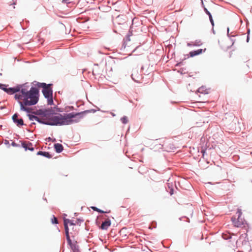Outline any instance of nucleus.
Returning a JSON list of instances; mask_svg holds the SVG:
<instances>
[{
  "mask_svg": "<svg viewBox=\"0 0 252 252\" xmlns=\"http://www.w3.org/2000/svg\"><path fill=\"white\" fill-rule=\"evenodd\" d=\"M92 208L94 211H95L98 212L100 213H109L110 212V210H109L108 211H103L95 207H92Z\"/></svg>",
  "mask_w": 252,
  "mask_h": 252,
  "instance_id": "obj_13",
  "label": "nucleus"
},
{
  "mask_svg": "<svg viewBox=\"0 0 252 252\" xmlns=\"http://www.w3.org/2000/svg\"><path fill=\"white\" fill-rule=\"evenodd\" d=\"M63 2H65V0H63Z\"/></svg>",
  "mask_w": 252,
  "mask_h": 252,
  "instance_id": "obj_27",
  "label": "nucleus"
},
{
  "mask_svg": "<svg viewBox=\"0 0 252 252\" xmlns=\"http://www.w3.org/2000/svg\"><path fill=\"white\" fill-rule=\"evenodd\" d=\"M54 147L56 152L57 153H61L63 150V146L61 144L57 143L55 144Z\"/></svg>",
  "mask_w": 252,
  "mask_h": 252,
  "instance_id": "obj_11",
  "label": "nucleus"
},
{
  "mask_svg": "<svg viewBox=\"0 0 252 252\" xmlns=\"http://www.w3.org/2000/svg\"><path fill=\"white\" fill-rule=\"evenodd\" d=\"M51 84H46L45 83H38L37 86L39 88H42V93L45 98H47V102L49 105L53 104L52 97V90L50 88Z\"/></svg>",
  "mask_w": 252,
  "mask_h": 252,
  "instance_id": "obj_3",
  "label": "nucleus"
},
{
  "mask_svg": "<svg viewBox=\"0 0 252 252\" xmlns=\"http://www.w3.org/2000/svg\"><path fill=\"white\" fill-rule=\"evenodd\" d=\"M71 222V220L67 219H64L63 220V223H64V226L65 228V235L66 237V239H68V240L70 241V237L69 235V228L68 227V224H69L70 225Z\"/></svg>",
  "mask_w": 252,
  "mask_h": 252,
  "instance_id": "obj_5",
  "label": "nucleus"
},
{
  "mask_svg": "<svg viewBox=\"0 0 252 252\" xmlns=\"http://www.w3.org/2000/svg\"><path fill=\"white\" fill-rule=\"evenodd\" d=\"M121 120L122 122V123L124 124H126L128 122V119H127V117H126V116H124L123 118H122Z\"/></svg>",
  "mask_w": 252,
  "mask_h": 252,
  "instance_id": "obj_16",
  "label": "nucleus"
},
{
  "mask_svg": "<svg viewBox=\"0 0 252 252\" xmlns=\"http://www.w3.org/2000/svg\"><path fill=\"white\" fill-rule=\"evenodd\" d=\"M159 148H160V149L162 148L163 145L161 143L159 144Z\"/></svg>",
  "mask_w": 252,
  "mask_h": 252,
  "instance_id": "obj_22",
  "label": "nucleus"
},
{
  "mask_svg": "<svg viewBox=\"0 0 252 252\" xmlns=\"http://www.w3.org/2000/svg\"><path fill=\"white\" fill-rule=\"evenodd\" d=\"M209 19H210V22H211L212 25L213 26L214 25V21L213 20L212 15H210L209 16Z\"/></svg>",
  "mask_w": 252,
  "mask_h": 252,
  "instance_id": "obj_19",
  "label": "nucleus"
},
{
  "mask_svg": "<svg viewBox=\"0 0 252 252\" xmlns=\"http://www.w3.org/2000/svg\"><path fill=\"white\" fill-rule=\"evenodd\" d=\"M38 155H41V156H44L45 157H47L48 158H51V155L49 154V153L48 152H42V151H39L37 154Z\"/></svg>",
  "mask_w": 252,
  "mask_h": 252,
  "instance_id": "obj_12",
  "label": "nucleus"
},
{
  "mask_svg": "<svg viewBox=\"0 0 252 252\" xmlns=\"http://www.w3.org/2000/svg\"><path fill=\"white\" fill-rule=\"evenodd\" d=\"M63 2H65V0H63Z\"/></svg>",
  "mask_w": 252,
  "mask_h": 252,
  "instance_id": "obj_26",
  "label": "nucleus"
},
{
  "mask_svg": "<svg viewBox=\"0 0 252 252\" xmlns=\"http://www.w3.org/2000/svg\"><path fill=\"white\" fill-rule=\"evenodd\" d=\"M202 44V43L201 42V41H198V42L197 43V44H195V43H193V42H191L190 43H188V46H200Z\"/></svg>",
  "mask_w": 252,
  "mask_h": 252,
  "instance_id": "obj_15",
  "label": "nucleus"
},
{
  "mask_svg": "<svg viewBox=\"0 0 252 252\" xmlns=\"http://www.w3.org/2000/svg\"><path fill=\"white\" fill-rule=\"evenodd\" d=\"M89 110L80 113H70L62 115L60 113H55L52 111L46 110L43 112L41 118L37 116L29 115L31 121H37L39 123L51 126L68 125L76 123L80 121L84 117L85 114L88 113Z\"/></svg>",
  "mask_w": 252,
  "mask_h": 252,
  "instance_id": "obj_1",
  "label": "nucleus"
},
{
  "mask_svg": "<svg viewBox=\"0 0 252 252\" xmlns=\"http://www.w3.org/2000/svg\"><path fill=\"white\" fill-rule=\"evenodd\" d=\"M111 221L109 219H107L103 222L100 226V228L103 230H107L111 225Z\"/></svg>",
  "mask_w": 252,
  "mask_h": 252,
  "instance_id": "obj_10",
  "label": "nucleus"
},
{
  "mask_svg": "<svg viewBox=\"0 0 252 252\" xmlns=\"http://www.w3.org/2000/svg\"><path fill=\"white\" fill-rule=\"evenodd\" d=\"M206 50V49L205 48L204 49H198L196 51H191L189 52V56L191 57H193L194 56L200 55L202 54L203 52H205Z\"/></svg>",
  "mask_w": 252,
  "mask_h": 252,
  "instance_id": "obj_9",
  "label": "nucleus"
},
{
  "mask_svg": "<svg viewBox=\"0 0 252 252\" xmlns=\"http://www.w3.org/2000/svg\"><path fill=\"white\" fill-rule=\"evenodd\" d=\"M23 147L25 149V150H30L31 151H33L34 150V148L32 147V144L29 142H24L22 143Z\"/></svg>",
  "mask_w": 252,
  "mask_h": 252,
  "instance_id": "obj_8",
  "label": "nucleus"
},
{
  "mask_svg": "<svg viewBox=\"0 0 252 252\" xmlns=\"http://www.w3.org/2000/svg\"><path fill=\"white\" fill-rule=\"evenodd\" d=\"M51 221H52V223H55V224L58 223V220H57V218H56L54 216H53V218L51 219Z\"/></svg>",
  "mask_w": 252,
  "mask_h": 252,
  "instance_id": "obj_17",
  "label": "nucleus"
},
{
  "mask_svg": "<svg viewBox=\"0 0 252 252\" xmlns=\"http://www.w3.org/2000/svg\"><path fill=\"white\" fill-rule=\"evenodd\" d=\"M198 92L201 93H205V94L208 93L207 90L206 89V88L205 87H203V86L200 87L198 89Z\"/></svg>",
  "mask_w": 252,
  "mask_h": 252,
  "instance_id": "obj_14",
  "label": "nucleus"
},
{
  "mask_svg": "<svg viewBox=\"0 0 252 252\" xmlns=\"http://www.w3.org/2000/svg\"><path fill=\"white\" fill-rule=\"evenodd\" d=\"M249 39V35H248V37H247V41L248 42Z\"/></svg>",
  "mask_w": 252,
  "mask_h": 252,
  "instance_id": "obj_25",
  "label": "nucleus"
},
{
  "mask_svg": "<svg viewBox=\"0 0 252 252\" xmlns=\"http://www.w3.org/2000/svg\"><path fill=\"white\" fill-rule=\"evenodd\" d=\"M170 194L171 195H172V194H173V189H170Z\"/></svg>",
  "mask_w": 252,
  "mask_h": 252,
  "instance_id": "obj_21",
  "label": "nucleus"
},
{
  "mask_svg": "<svg viewBox=\"0 0 252 252\" xmlns=\"http://www.w3.org/2000/svg\"><path fill=\"white\" fill-rule=\"evenodd\" d=\"M77 221V220H76L75 222H74V220H71L70 226H72V229H74V226H75L76 224Z\"/></svg>",
  "mask_w": 252,
  "mask_h": 252,
  "instance_id": "obj_18",
  "label": "nucleus"
},
{
  "mask_svg": "<svg viewBox=\"0 0 252 252\" xmlns=\"http://www.w3.org/2000/svg\"><path fill=\"white\" fill-rule=\"evenodd\" d=\"M205 10L206 11V13L209 15V16H210V15H211V13L207 10V9H205Z\"/></svg>",
  "mask_w": 252,
  "mask_h": 252,
  "instance_id": "obj_20",
  "label": "nucleus"
},
{
  "mask_svg": "<svg viewBox=\"0 0 252 252\" xmlns=\"http://www.w3.org/2000/svg\"><path fill=\"white\" fill-rule=\"evenodd\" d=\"M2 89L10 94L16 93L14 98L19 102L20 110L28 113L31 112V109L28 106L35 105L39 99V90L35 87H32L29 90L24 85L9 88L4 86Z\"/></svg>",
  "mask_w": 252,
  "mask_h": 252,
  "instance_id": "obj_2",
  "label": "nucleus"
},
{
  "mask_svg": "<svg viewBox=\"0 0 252 252\" xmlns=\"http://www.w3.org/2000/svg\"><path fill=\"white\" fill-rule=\"evenodd\" d=\"M67 241L73 252H80L76 241L72 242L70 239V241L67 239Z\"/></svg>",
  "mask_w": 252,
  "mask_h": 252,
  "instance_id": "obj_6",
  "label": "nucleus"
},
{
  "mask_svg": "<svg viewBox=\"0 0 252 252\" xmlns=\"http://www.w3.org/2000/svg\"><path fill=\"white\" fill-rule=\"evenodd\" d=\"M198 42V41H196L195 42H193V43L197 44Z\"/></svg>",
  "mask_w": 252,
  "mask_h": 252,
  "instance_id": "obj_24",
  "label": "nucleus"
},
{
  "mask_svg": "<svg viewBox=\"0 0 252 252\" xmlns=\"http://www.w3.org/2000/svg\"><path fill=\"white\" fill-rule=\"evenodd\" d=\"M12 120L14 123L16 124V125L18 126L24 125V122L22 118L18 119V114H15L12 116Z\"/></svg>",
  "mask_w": 252,
  "mask_h": 252,
  "instance_id": "obj_7",
  "label": "nucleus"
},
{
  "mask_svg": "<svg viewBox=\"0 0 252 252\" xmlns=\"http://www.w3.org/2000/svg\"><path fill=\"white\" fill-rule=\"evenodd\" d=\"M157 143V142H156H156H154V144L155 146H156V145H158V143Z\"/></svg>",
  "mask_w": 252,
  "mask_h": 252,
  "instance_id": "obj_23",
  "label": "nucleus"
},
{
  "mask_svg": "<svg viewBox=\"0 0 252 252\" xmlns=\"http://www.w3.org/2000/svg\"><path fill=\"white\" fill-rule=\"evenodd\" d=\"M242 212L241 209H238L237 210V214L238 218L236 219L234 217H232L231 220L234 226L237 227H241L245 223V220L241 218Z\"/></svg>",
  "mask_w": 252,
  "mask_h": 252,
  "instance_id": "obj_4",
  "label": "nucleus"
}]
</instances>
